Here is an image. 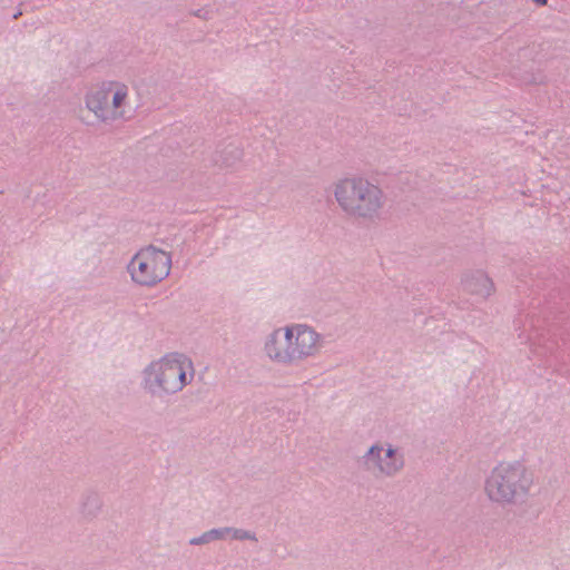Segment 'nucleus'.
Masks as SVG:
<instances>
[{
  "mask_svg": "<svg viewBox=\"0 0 570 570\" xmlns=\"http://www.w3.org/2000/svg\"><path fill=\"white\" fill-rule=\"evenodd\" d=\"M224 532H229V529H225L224 531L219 530H212L207 533H205L203 537L190 540V543L193 544H200L208 542L210 540L220 539L224 537Z\"/></svg>",
  "mask_w": 570,
  "mask_h": 570,
  "instance_id": "obj_9",
  "label": "nucleus"
},
{
  "mask_svg": "<svg viewBox=\"0 0 570 570\" xmlns=\"http://www.w3.org/2000/svg\"><path fill=\"white\" fill-rule=\"evenodd\" d=\"M234 537L235 538H244V535H240L238 531H235Z\"/></svg>",
  "mask_w": 570,
  "mask_h": 570,
  "instance_id": "obj_11",
  "label": "nucleus"
},
{
  "mask_svg": "<svg viewBox=\"0 0 570 570\" xmlns=\"http://www.w3.org/2000/svg\"><path fill=\"white\" fill-rule=\"evenodd\" d=\"M267 356L276 362L289 363L294 361L292 341L286 336V327L276 330L265 344Z\"/></svg>",
  "mask_w": 570,
  "mask_h": 570,
  "instance_id": "obj_7",
  "label": "nucleus"
},
{
  "mask_svg": "<svg viewBox=\"0 0 570 570\" xmlns=\"http://www.w3.org/2000/svg\"><path fill=\"white\" fill-rule=\"evenodd\" d=\"M376 463L379 469L386 474L396 472L403 464L402 460L396 456L395 451L391 448L384 451V459L379 458Z\"/></svg>",
  "mask_w": 570,
  "mask_h": 570,
  "instance_id": "obj_8",
  "label": "nucleus"
},
{
  "mask_svg": "<svg viewBox=\"0 0 570 570\" xmlns=\"http://www.w3.org/2000/svg\"><path fill=\"white\" fill-rule=\"evenodd\" d=\"M532 484V475L519 464L498 465L487 482L489 498L498 502L511 501L524 494Z\"/></svg>",
  "mask_w": 570,
  "mask_h": 570,
  "instance_id": "obj_2",
  "label": "nucleus"
},
{
  "mask_svg": "<svg viewBox=\"0 0 570 570\" xmlns=\"http://www.w3.org/2000/svg\"><path fill=\"white\" fill-rule=\"evenodd\" d=\"M382 451L381 448H377V446H372L371 450H370V455H371V459H374L375 458V454L376 452L380 453Z\"/></svg>",
  "mask_w": 570,
  "mask_h": 570,
  "instance_id": "obj_10",
  "label": "nucleus"
},
{
  "mask_svg": "<svg viewBox=\"0 0 570 570\" xmlns=\"http://www.w3.org/2000/svg\"><path fill=\"white\" fill-rule=\"evenodd\" d=\"M128 87L118 81L104 82L87 97V107L102 120H114L125 114Z\"/></svg>",
  "mask_w": 570,
  "mask_h": 570,
  "instance_id": "obj_5",
  "label": "nucleus"
},
{
  "mask_svg": "<svg viewBox=\"0 0 570 570\" xmlns=\"http://www.w3.org/2000/svg\"><path fill=\"white\" fill-rule=\"evenodd\" d=\"M286 336L292 341L294 361L314 354L321 345L318 334L306 325L286 326Z\"/></svg>",
  "mask_w": 570,
  "mask_h": 570,
  "instance_id": "obj_6",
  "label": "nucleus"
},
{
  "mask_svg": "<svg viewBox=\"0 0 570 570\" xmlns=\"http://www.w3.org/2000/svg\"><path fill=\"white\" fill-rule=\"evenodd\" d=\"M193 368L191 362L184 355H166L151 364L147 381L151 389L165 392H177L186 384V375Z\"/></svg>",
  "mask_w": 570,
  "mask_h": 570,
  "instance_id": "obj_4",
  "label": "nucleus"
},
{
  "mask_svg": "<svg viewBox=\"0 0 570 570\" xmlns=\"http://www.w3.org/2000/svg\"><path fill=\"white\" fill-rule=\"evenodd\" d=\"M334 194L342 209L354 216L372 217L383 206L381 189L362 178L338 181Z\"/></svg>",
  "mask_w": 570,
  "mask_h": 570,
  "instance_id": "obj_1",
  "label": "nucleus"
},
{
  "mask_svg": "<svg viewBox=\"0 0 570 570\" xmlns=\"http://www.w3.org/2000/svg\"><path fill=\"white\" fill-rule=\"evenodd\" d=\"M538 3L540 4H546L547 3V0H535Z\"/></svg>",
  "mask_w": 570,
  "mask_h": 570,
  "instance_id": "obj_12",
  "label": "nucleus"
},
{
  "mask_svg": "<svg viewBox=\"0 0 570 570\" xmlns=\"http://www.w3.org/2000/svg\"><path fill=\"white\" fill-rule=\"evenodd\" d=\"M171 258L159 248H141L130 261L128 271L131 279L142 286H154L164 281L170 272Z\"/></svg>",
  "mask_w": 570,
  "mask_h": 570,
  "instance_id": "obj_3",
  "label": "nucleus"
}]
</instances>
